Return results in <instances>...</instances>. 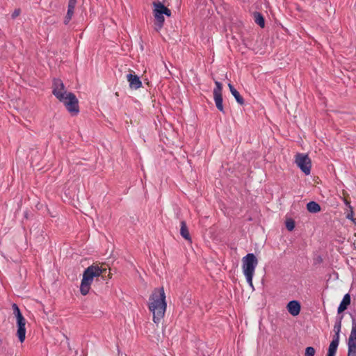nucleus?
Segmentation results:
<instances>
[{"label": "nucleus", "instance_id": "nucleus-1", "mask_svg": "<svg viewBox=\"0 0 356 356\" xmlns=\"http://www.w3.org/2000/svg\"><path fill=\"white\" fill-rule=\"evenodd\" d=\"M110 272L107 275V269L103 268L99 265L92 264L83 270V278L80 284V292L83 296H86L91 289V285L95 281L93 287L96 284H103L106 277H110Z\"/></svg>", "mask_w": 356, "mask_h": 356}, {"label": "nucleus", "instance_id": "nucleus-2", "mask_svg": "<svg viewBox=\"0 0 356 356\" xmlns=\"http://www.w3.org/2000/svg\"><path fill=\"white\" fill-rule=\"evenodd\" d=\"M148 308L152 312L154 323L159 325L163 320L167 308L165 294L163 287L154 289L149 296Z\"/></svg>", "mask_w": 356, "mask_h": 356}, {"label": "nucleus", "instance_id": "nucleus-3", "mask_svg": "<svg viewBox=\"0 0 356 356\" xmlns=\"http://www.w3.org/2000/svg\"><path fill=\"white\" fill-rule=\"evenodd\" d=\"M52 94L60 102H63L72 116H76L79 113V100L76 95L71 92H66L55 89Z\"/></svg>", "mask_w": 356, "mask_h": 356}, {"label": "nucleus", "instance_id": "nucleus-4", "mask_svg": "<svg viewBox=\"0 0 356 356\" xmlns=\"http://www.w3.org/2000/svg\"><path fill=\"white\" fill-rule=\"evenodd\" d=\"M165 0L163 1H154L152 2V14L154 17V29L159 32L164 25V15L170 17L172 15L171 10L164 4Z\"/></svg>", "mask_w": 356, "mask_h": 356}, {"label": "nucleus", "instance_id": "nucleus-5", "mask_svg": "<svg viewBox=\"0 0 356 356\" xmlns=\"http://www.w3.org/2000/svg\"><path fill=\"white\" fill-rule=\"evenodd\" d=\"M243 271L249 285L253 287L252 278L255 268L258 264V259L253 253H248L242 259Z\"/></svg>", "mask_w": 356, "mask_h": 356}, {"label": "nucleus", "instance_id": "nucleus-6", "mask_svg": "<svg viewBox=\"0 0 356 356\" xmlns=\"http://www.w3.org/2000/svg\"><path fill=\"white\" fill-rule=\"evenodd\" d=\"M12 309L13 311V314L16 318V323H17V332L16 335L21 343H23L26 339V321L24 316L22 315L20 309L16 303H13Z\"/></svg>", "mask_w": 356, "mask_h": 356}, {"label": "nucleus", "instance_id": "nucleus-7", "mask_svg": "<svg viewBox=\"0 0 356 356\" xmlns=\"http://www.w3.org/2000/svg\"><path fill=\"white\" fill-rule=\"evenodd\" d=\"M295 163L300 170L308 175L311 172L312 161L307 154L297 153L296 155Z\"/></svg>", "mask_w": 356, "mask_h": 356}, {"label": "nucleus", "instance_id": "nucleus-8", "mask_svg": "<svg viewBox=\"0 0 356 356\" xmlns=\"http://www.w3.org/2000/svg\"><path fill=\"white\" fill-rule=\"evenodd\" d=\"M339 339H340V332H334V334L333 335L332 340L331 341L327 352L326 354V356H335L337 348L339 343Z\"/></svg>", "mask_w": 356, "mask_h": 356}, {"label": "nucleus", "instance_id": "nucleus-9", "mask_svg": "<svg viewBox=\"0 0 356 356\" xmlns=\"http://www.w3.org/2000/svg\"><path fill=\"white\" fill-rule=\"evenodd\" d=\"M127 81L129 83V88L132 90H137L142 87V81L140 77L135 74L134 72H131L127 75Z\"/></svg>", "mask_w": 356, "mask_h": 356}, {"label": "nucleus", "instance_id": "nucleus-10", "mask_svg": "<svg viewBox=\"0 0 356 356\" xmlns=\"http://www.w3.org/2000/svg\"><path fill=\"white\" fill-rule=\"evenodd\" d=\"M286 309L291 315L297 316L301 311V304L298 300H291L286 305Z\"/></svg>", "mask_w": 356, "mask_h": 356}, {"label": "nucleus", "instance_id": "nucleus-11", "mask_svg": "<svg viewBox=\"0 0 356 356\" xmlns=\"http://www.w3.org/2000/svg\"><path fill=\"white\" fill-rule=\"evenodd\" d=\"M352 317V330L348 339V346H356V320L350 314Z\"/></svg>", "mask_w": 356, "mask_h": 356}, {"label": "nucleus", "instance_id": "nucleus-12", "mask_svg": "<svg viewBox=\"0 0 356 356\" xmlns=\"http://www.w3.org/2000/svg\"><path fill=\"white\" fill-rule=\"evenodd\" d=\"M351 302V296L350 293H346L344 295L341 302H340L338 309H337V313L338 314H340L343 313L345 310H346L348 307V306L350 305Z\"/></svg>", "mask_w": 356, "mask_h": 356}, {"label": "nucleus", "instance_id": "nucleus-13", "mask_svg": "<svg viewBox=\"0 0 356 356\" xmlns=\"http://www.w3.org/2000/svg\"><path fill=\"white\" fill-rule=\"evenodd\" d=\"M228 87L229 88L230 92L234 97L236 102L241 106L243 105L245 100L243 97L240 95L239 92L234 87L231 83H228Z\"/></svg>", "mask_w": 356, "mask_h": 356}, {"label": "nucleus", "instance_id": "nucleus-14", "mask_svg": "<svg viewBox=\"0 0 356 356\" xmlns=\"http://www.w3.org/2000/svg\"><path fill=\"white\" fill-rule=\"evenodd\" d=\"M180 234L186 241H191V237L187 227L186 222L184 220H181L180 222Z\"/></svg>", "mask_w": 356, "mask_h": 356}, {"label": "nucleus", "instance_id": "nucleus-15", "mask_svg": "<svg viewBox=\"0 0 356 356\" xmlns=\"http://www.w3.org/2000/svg\"><path fill=\"white\" fill-rule=\"evenodd\" d=\"M306 208L311 213H316L321 211V205L315 201L309 202L306 205Z\"/></svg>", "mask_w": 356, "mask_h": 356}, {"label": "nucleus", "instance_id": "nucleus-16", "mask_svg": "<svg viewBox=\"0 0 356 356\" xmlns=\"http://www.w3.org/2000/svg\"><path fill=\"white\" fill-rule=\"evenodd\" d=\"M213 99L218 110L225 114V111L223 106L222 94H213Z\"/></svg>", "mask_w": 356, "mask_h": 356}, {"label": "nucleus", "instance_id": "nucleus-17", "mask_svg": "<svg viewBox=\"0 0 356 356\" xmlns=\"http://www.w3.org/2000/svg\"><path fill=\"white\" fill-rule=\"evenodd\" d=\"M254 22L261 28L265 27V18L264 15L258 11H254L252 13Z\"/></svg>", "mask_w": 356, "mask_h": 356}, {"label": "nucleus", "instance_id": "nucleus-18", "mask_svg": "<svg viewBox=\"0 0 356 356\" xmlns=\"http://www.w3.org/2000/svg\"><path fill=\"white\" fill-rule=\"evenodd\" d=\"M74 8H75V7L67 6V14H66V15L64 18V21H63V23L65 25H67L69 24V22H70V20L72 19V16L74 15Z\"/></svg>", "mask_w": 356, "mask_h": 356}, {"label": "nucleus", "instance_id": "nucleus-19", "mask_svg": "<svg viewBox=\"0 0 356 356\" xmlns=\"http://www.w3.org/2000/svg\"><path fill=\"white\" fill-rule=\"evenodd\" d=\"M55 89H56L57 90L62 91V92H66L65 90V86H64L63 81L58 79H54L53 90L52 91H54Z\"/></svg>", "mask_w": 356, "mask_h": 356}, {"label": "nucleus", "instance_id": "nucleus-20", "mask_svg": "<svg viewBox=\"0 0 356 356\" xmlns=\"http://www.w3.org/2000/svg\"><path fill=\"white\" fill-rule=\"evenodd\" d=\"M285 226H286V228L288 231L289 232H292L293 230H294L295 229V227H296V222L295 220L290 218H287L285 221Z\"/></svg>", "mask_w": 356, "mask_h": 356}, {"label": "nucleus", "instance_id": "nucleus-21", "mask_svg": "<svg viewBox=\"0 0 356 356\" xmlns=\"http://www.w3.org/2000/svg\"><path fill=\"white\" fill-rule=\"evenodd\" d=\"M343 317V315L338 316L337 317L335 324L334 325V330H333L334 332H341V321H342Z\"/></svg>", "mask_w": 356, "mask_h": 356}, {"label": "nucleus", "instance_id": "nucleus-22", "mask_svg": "<svg viewBox=\"0 0 356 356\" xmlns=\"http://www.w3.org/2000/svg\"><path fill=\"white\" fill-rule=\"evenodd\" d=\"M216 87L213 89V94H222V84L218 81H215Z\"/></svg>", "mask_w": 356, "mask_h": 356}, {"label": "nucleus", "instance_id": "nucleus-23", "mask_svg": "<svg viewBox=\"0 0 356 356\" xmlns=\"http://www.w3.org/2000/svg\"><path fill=\"white\" fill-rule=\"evenodd\" d=\"M346 218L350 220L355 225H356V218H354V211L352 206H350V211L346 214Z\"/></svg>", "mask_w": 356, "mask_h": 356}, {"label": "nucleus", "instance_id": "nucleus-24", "mask_svg": "<svg viewBox=\"0 0 356 356\" xmlns=\"http://www.w3.org/2000/svg\"><path fill=\"white\" fill-rule=\"evenodd\" d=\"M316 350L314 347L308 346L305 348V356H314Z\"/></svg>", "mask_w": 356, "mask_h": 356}, {"label": "nucleus", "instance_id": "nucleus-25", "mask_svg": "<svg viewBox=\"0 0 356 356\" xmlns=\"http://www.w3.org/2000/svg\"><path fill=\"white\" fill-rule=\"evenodd\" d=\"M347 356H356V346H348Z\"/></svg>", "mask_w": 356, "mask_h": 356}, {"label": "nucleus", "instance_id": "nucleus-26", "mask_svg": "<svg viewBox=\"0 0 356 356\" xmlns=\"http://www.w3.org/2000/svg\"><path fill=\"white\" fill-rule=\"evenodd\" d=\"M323 262V258L321 255L317 256L314 259V265H318Z\"/></svg>", "mask_w": 356, "mask_h": 356}, {"label": "nucleus", "instance_id": "nucleus-27", "mask_svg": "<svg viewBox=\"0 0 356 356\" xmlns=\"http://www.w3.org/2000/svg\"><path fill=\"white\" fill-rule=\"evenodd\" d=\"M21 13V10L19 8L15 9L11 15L12 19H15Z\"/></svg>", "mask_w": 356, "mask_h": 356}, {"label": "nucleus", "instance_id": "nucleus-28", "mask_svg": "<svg viewBox=\"0 0 356 356\" xmlns=\"http://www.w3.org/2000/svg\"><path fill=\"white\" fill-rule=\"evenodd\" d=\"M77 0H69L68 6L75 7L76 4Z\"/></svg>", "mask_w": 356, "mask_h": 356}, {"label": "nucleus", "instance_id": "nucleus-29", "mask_svg": "<svg viewBox=\"0 0 356 356\" xmlns=\"http://www.w3.org/2000/svg\"><path fill=\"white\" fill-rule=\"evenodd\" d=\"M345 204L350 209V206H351V205H350V202L349 201L346 200Z\"/></svg>", "mask_w": 356, "mask_h": 356}, {"label": "nucleus", "instance_id": "nucleus-30", "mask_svg": "<svg viewBox=\"0 0 356 356\" xmlns=\"http://www.w3.org/2000/svg\"><path fill=\"white\" fill-rule=\"evenodd\" d=\"M24 217H25L26 218H28V213H27V212H25V213H24Z\"/></svg>", "mask_w": 356, "mask_h": 356}]
</instances>
